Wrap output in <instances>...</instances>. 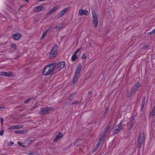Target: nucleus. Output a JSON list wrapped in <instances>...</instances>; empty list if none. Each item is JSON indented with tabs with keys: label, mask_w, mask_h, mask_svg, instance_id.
<instances>
[{
	"label": "nucleus",
	"mask_w": 155,
	"mask_h": 155,
	"mask_svg": "<svg viewBox=\"0 0 155 155\" xmlns=\"http://www.w3.org/2000/svg\"><path fill=\"white\" fill-rule=\"evenodd\" d=\"M56 65V63L50 64L47 65L43 70L42 74L45 76H48L52 74L55 71V68Z\"/></svg>",
	"instance_id": "f257e3e1"
},
{
	"label": "nucleus",
	"mask_w": 155,
	"mask_h": 155,
	"mask_svg": "<svg viewBox=\"0 0 155 155\" xmlns=\"http://www.w3.org/2000/svg\"><path fill=\"white\" fill-rule=\"evenodd\" d=\"M58 52V47L57 45H55L53 46L49 56L50 58L51 59H53L57 55Z\"/></svg>",
	"instance_id": "f03ea898"
},
{
	"label": "nucleus",
	"mask_w": 155,
	"mask_h": 155,
	"mask_svg": "<svg viewBox=\"0 0 155 155\" xmlns=\"http://www.w3.org/2000/svg\"><path fill=\"white\" fill-rule=\"evenodd\" d=\"M93 16V22L94 27L96 28L97 27L98 24V19L95 11L93 8L91 9Z\"/></svg>",
	"instance_id": "7ed1b4c3"
},
{
	"label": "nucleus",
	"mask_w": 155,
	"mask_h": 155,
	"mask_svg": "<svg viewBox=\"0 0 155 155\" xmlns=\"http://www.w3.org/2000/svg\"><path fill=\"white\" fill-rule=\"evenodd\" d=\"M40 113L42 114H46L51 113L53 109L52 107H45L41 108Z\"/></svg>",
	"instance_id": "20e7f679"
},
{
	"label": "nucleus",
	"mask_w": 155,
	"mask_h": 155,
	"mask_svg": "<svg viewBox=\"0 0 155 155\" xmlns=\"http://www.w3.org/2000/svg\"><path fill=\"white\" fill-rule=\"evenodd\" d=\"M56 63V65L54 68L55 69V71H60L61 69L63 68L65 65V63L64 61L60 62L58 64Z\"/></svg>",
	"instance_id": "39448f33"
},
{
	"label": "nucleus",
	"mask_w": 155,
	"mask_h": 155,
	"mask_svg": "<svg viewBox=\"0 0 155 155\" xmlns=\"http://www.w3.org/2000/svg\"><path fill=\"white\" fill-rule=\"evenodd\" d=\"M81 68L82 65L81 63H80L78 64V67H77L76 69L74 75H77L78 76H79V75L81 71Z\"/></svg>",
	"instance_id": "423d86ee"
},
{
	"label": "nucleus",
	"mask_w": 155,
	"mask_h": 155,
	"mask_svg": "<svg viewBox=\"0 0 155 155\" xmlns=\"http://www.w3.org/2000/svg\"><path fill=\"white\" fill-rule=\"evenodd\" d=\"M122 122H120V124L114 127L115 130L114 131V134H116L117 133L122 129Z\"/></svg>",
	"instance_id": "0eeeda50"
},
{
	"label": "nucleus",
	"mask_w": 155,
	"mask_h": 155,
	"mask_svg": "<svg viewBox=\"0 0 155 155\" xmlns=\"http://www.w3.org/2000/svg\"><path fill=\"white\" fill-rule=\"evenodd\" d=\"M44 7L43 5H40L34 8V11L35 12H37L41 11L44 10Z\"/></svg>",
	"instance_id": "6e6552de"
},
{
	"label": "nucleus",
	"mask_w": 155,
	"mask_h": 155,
	"mask_svg": "<svg viewBox=\"0 0 155 155\" xmlns=\"http://www.w3.org/2000/svg\"><path fill=\"white\" fill-rule=\"evenodd\" d=\"M63 137V134L61 132H59L58 134H56L55 136V137L54 139V141L55 142L58 140V139L61 138Z\"/></svg>",
	"instance_id": "1a4fd4ad"
},
{
	"label": "nucleus",
	"mask_w": 155,
	"mask_h": 155,
	"mask_svg": "<svg viewBox=\"0 0 155 155\" xmlns=\"http://www.w3.org/2000/svg\"><path fill=\"white\" fill-rule=\"evenodd\" d=\"M79 77V76L74 75L72 80V82L73 85H76L77 84L78 80Z\"/></svg>",
	"instance_id": "9d476101"
},
{
	"label": "nucleus",
	"mask_w": 155,
	"mask_h": 155,
	"mask_svg": "<svg viewBox=\"0 0 155 155\" xmlns=\"http://www.w3.org/2000/svg\"><path fill=\"white\" fill-rule=\"evenodd\" d=\"M79 14L81 15H87L88 14V12L87 10H83L82 9H81L79 10Z\"/></svg>",
	"instance_id": "9b49d317"
},
{
	"label": "nucleus",
	"mask_w": 155,
	"mask_h": 155,
	"mask_svg": "<svg viewBox=\"0 0 155 155\" xmlns=\"http://www.w3.org/2000/svg\"><path fill=\"white\" fill-rule=\"evenodd\" d=\"M106 127L105 128L104 131L101 135L100 138L99 140L100 141H101L103 139H104V137L107 135V129H106Z\"/></svg>",
	"instance_id": "f8f14e48"
},
{
	"label": "nucleus",
	"mask_w": 155,
	"mask_h": 155,
	"mask_svg": "<svg viewBox=\"0 0 155 155\" xmlns=\"http://www.w3.org/2000/svg\"><path fill=\"white\" fill-rule=\"evenodd\" d=\"M11 73H8L5 71L0 72V75L10 77L12 76Z\"/></svg>",
	"instance_id": "ddd939ff"
},
{
	"label": "nucleus",
	"mask_w": 155,
	"mask_h": 155,
	"mask_svg": "<svg viewBox=\"0 0 155 155\" xmlns=\"http://www.w3.org/2000/svg\"><path fill=\"white\" fill-rule=\"evenodd\" d=\"M145 141H143L142 139H138L137 140V146L139 148H140L141 147L142 145L144 143Z\"/></svg>",
	"instance_id": "4468645a"
},
{
	"label": "nucleus",
	"mask_w": 155,
	"mask_h": 155,
	"mask_svg": "<svg viewBox=\"0 0 155 155\" xmlns=\"http://www.w3.org/2000/svg\"><path fill=\"white\" fill-rule=\"evenodd\" d=\"M20 36L21 35L19 33H17L13 35L12 37L14 39L17 40L20 38Z\"/></svg>",
	"instance_id": "2eb2a0df"
},
{
	"label": "nucleus",
	"mask_w": 155,
	"mask_h": 155,
	"mask_svg": "<svg viewBox=\"0 0 155 155\" xmlns=\"http://www.w3.org/2000/svg\"><path fill=\"white\" fill-rule=\"evenodd\" d=\"M23 127V126H12L9 127V129H18Z\"/></svg>",
	"instance_id": "dca6fc26"
},
{
	"label": "nucleus",
	"mask_w": 155,
	"mask_h": 155,
	"mask_svg": "<svg viewBox=\"0 0 155 155\" xmlns=\"http://www.w3.org/2000/svg\"><path fill=\"white\" fill-rule=\"evenodd\" d=\"M69 10V8H67L61 11L60 13L62 15H63L65 13H66L67 12H68Z\"/></svg>",
	"instance_id": "f3484780"
},
{
	"label": "nucleus",
	"mask_w": 155,
	"mask_h": 155,
	"mask_svg": "<svg viewBox=\"0 0 155 155\" xmlns=\"http://www.w3.org/2000/svg\"><path fill=\"white\" fill-rule=\"evenodd\" d=\"M138 139H142L143 141H145V138H144V134L143 132L141 133L138 137Z\"/></svg>",
	"instance_id": "a211bd4d"
},
{
	"label": "nucleus",
	"mask_w": 155,
	"mask_h": 155,
	"mask_svg": "<svg viewBox=\"0 0 155 155\" xmlns=\"http://www.w3.org/2000/svg\"><path fill=\"white\" fill-rule=\"evenodd\" d=\"M49 30V29H47L43 33V34L41 36V39H44L45 37L46 36V34H47V33Z\"/></svg>",
	"instance_id": "6ab92c4d"
},
{
	"label": "nucleus",
	"mask_w": 155,
	"mask_h": 155,
	"mask_svg": "<svg viewBox=\"0 0 155 155\" xmlns=\"http://www.w3.org/2000/svg\"><path fill=\"white\" fill-rule=\"evenodd\" d=\"M58 9V8L56 7H54L51 9L50 10L49 12L48 13L49 14H51L53 12L55 11Z\"/></svg>",
	"instance_id": "aec40b11"
},
{
	"label": "nucleus",
	"mask_w": 155,
	"mask_h": 155,
	"mask_svg": "<svg viewBox=\"0 0 155 155\" xmlns=\"http://www.w3.org/2000/svg\"><path fill=\"white\" fill-rule=\"evenodd\" d=\"M154 116H155V108H153V111L150 113L149 117H153Z\"/></svg>",
	"instance_id": "412c9836"
},
{
	"label": "nucleus",
	"mask_w": 155,
	"mask_h": 155,
	"mask_svg": "<svg viewBox=\"0 0 155 155\" xmlns=\"http://www.w3.org/2000/svg\"><path fill=\"white\" fill-rule=\"evenodd\" d=\"M76 94L75 92H74L68 97V99L70 101H71L73 99V97H74Z\"/></svg>",
	"instance_id": "4be33fe9"
},
{
	"label": "nucleus",
	"mask_w": 155,
	"mask_h": 155,
	"mask_svg": "<svg viewBox=\"0 0 155 155\" xmlns=\"http://www.w3.org/2000/svg\"><path fill=\"white\" fill-rule=\"evenodd\" d=\"M78 58V56L77 55L73 54V55L71 57V60L72 61H74L76 60Z\"/></svg>",
	"instance_id": "5701e85b"
},
{
	"label": "nucleus",
	"mask_w": 155,
	"mask_h": 155,
	"mask_svg": "<svg viewBox=\"0 0 155 155\" xmlns=\"http://www.w3.org/2000/svg\"><path fill=\"white\" fill-rule=\"evenodd\" d=\"M138 89L137 88H136V87H134L131 89V91L130 92L131 94H134V93Z\"/></svg>",
	"instance_id": "b1692460"
},
{
	"label": "nucleus",
	"mask_w": 155,
	"mask_h": 155,
	"mask_svg": "<svg viewBox=\"0 0 155 155\" xmlns=\"http://www.w3.org/2000/svg\"><path fill=\"white\" fill-rule=\"evenodd\" d=\"M24 131L22 130H17L15 131V133L16 134H24Z\"/></svg>",
	"instance_id": "393cba45"
},
{
	"label": "nucleus",
	"mask_w": 155,
	"mask_h": 155,
	"mask_svg": "<svg viewBox=\"0 0 155 155\" xmlns=\"http://www.w3.org/2000/svg\"><path fill=\"white\" fill-rule=\"evenodd\" d=\"M11 47L14 50H15L16 49L17 45L15 44L12 43L11 44Z\"/></svg>",
	"instance_id": "a878e982"
},
{
	"label": "nucleus",
	"mask_w": 155,
	"mask_h": 155,
	"mask_svg": "<svg viewBox=\"0 0 155 155\" xmlns=\"http://www.w3.org/2000/svg\"><path fill=\"white\" fill-rule=\"evenodd\" d=\"M63 15L61 14L60 13H58L57 15L55 16V17L57 19H59Z\"/></svg>",
	"instance_id": "bb28decb"
},
{
	"label": "nucleus",
	"mask_w": 155,
	"mask_h": 155,
	"mask_svg": "<svg viewBox=\"0 0 155 155\" xmlns=\"http://www.w3.org/2000/svg\"><path fill=\"white\" fill-rule=\"evenodd\" d=\"M32 99V98H29L28 99H27L26 100H25L24 101V102L25 103H29L31 100Z\"/></svg>",
	"instance_id": "cd10ccee"
},
{
	"label": "nucleus",
	"mask_w": 155,
	"mask_h": 155,
	"mask_svg": "<svg viewBox=\"0 0 155 155\" xmlns=\"http://www.w3.org/2000/svg\"><path fill=\"white\" fill-rule=\"evenodd\" d=\"M99 146H100L99 145V143L97 144H96L95 147L94 148V150H93V152H94L95 151H96L97 150V149L99 147Z\"/></svg>",
	"instance_id": "c85d7f7f"
},
{
	"label": "nucleus",
	"mask_w": 155,
	"mask_h": 155,
	"mask_svg": "<svg viewBox=\"0 0 155 155\" xmlns=\"http://www.w3.org/2000/svg\"><path fill=\"white\" fill-rule=\"evenodd\" d=\"M140 84L139 83H137L135 84L134 87H135L136 88H137L138 89V88L140 87Z\"/></svg>",
	"instance_id": "c756f323"
},
{
	"label": "nucleus",
	"mask_w": 155,
	"mask_h": 155,
	"mask_svg": "<svg viewBox=\"0 0 155 155\" xmlns=\"http://www.w3.org/2000/svg\"><path fill=\"white\" fill-rule=\"evenodd\" d=\"M133 123L134 122H132V121H131L130 125V127H129V130H130L131 129V128L133 125Z\"/></svg>",
	"instance_id": "7c9ffc66"
},
{
	"label": "nucleus",
	"mask_w": 155,
	"mask_h": 155,
	"mask_svg": "<svg viewBox=\"0 0 155 155\" xmlns=\"http://www.w3.org/2000/svg\"><path fill=\"white\" fill-rule=\"evenodd\" d=\"M87 58V57L86 56L85 54L84 53L83 55L81 57V58L82 59H86Z\"/></svg>",
	"instance_id": "2f4dec72"
},
{
	"label": "nucleus",
	"mask_w": 155,
	"mask_h": 155,
	"mask_svg": "<svg viewBox=\"0 0 155 155\" xmlns=\"http://www.w3.org/2000/svg\"><path fill=\"white\" fill-rule=\"evenodd\" d=\"M17 143L20 146H21L23 148H25V147L24 145H23L20 142H18Z\"/></svg>",
	"instance_id": "473e14b6"
},
{
	"label": "nucleus",
	"mask_w": 155,
	"mask_h": 155,
	"mask_svg": "<svg viewBox=\"0 0 155 155\" xmlns=\"http://www.w3.org/2000/svg\"><path fill=\"white\" fill-rule=\"evenodd\" d=\"M149 48V46L148 45H145L143 47V49L145 50Z\"/></svg>",
	"instance_id": "72a5a7b5"
},
{
	"label": "nucleus",
	"mask_w": 155,
	"mask_h": 155,
	"mask_svg": "<svg viewBox=\"0 0 155 155\" xmlns=\"http://www.w3.org/2000/svg\"><path fill=\"white\" fill-rule=\"evenodd\" d=\"M145 104V98H144L142 103L141 105L144 106Z\"/></svg>",
	"instance_id": "f704fd0d"
},
{
	"label": "nucleus",
	"mask_w": 155,
	"mask_h": 155,
	"mask_svg": "<svg viewBox=\"0 0 155 155\" xmlns=\"http://www.w3.org/2000/svg\"><path fill=\"white\" fill-rule=\"evenodd\" d=\"M0 120L1 121V124H2V125H3V121H4V119L3 118L1 117L0 118Z\"/></svg>",
	"instance_id": "c9c22d12"
},
{
	"label": "nucleus",
	"mask_w": 155,
	"mask_h": 155,
	"mask_svg": "<svg viewBox=\"0 0 155 155\" xmlns=\"http://www.w3.org/2000/svg\"><path fill=\"white\" fill-rule=\"evenodd\" d=\"M79 103V102L78 101H74L73 102L72 104H78Z\"/></svg>",
	"instance_id": "e433bc0d"
},
{
	"label": "nucleus",
	"mask_w": 155,
	"mask_h": 155,
	"mask_svg": "<svg viewBox=\"0 0 155 155\" xmlns=\"http://www.w3.org/2000/svg\"><path fill=\"white\" fill-rule=\"evenodd\" d=\"M36 107V106L35 105H34L30 109L31 111H32L34 109H35Z\"/></svg>",
	"instance_id": "4c0bfd02"
},
{
	"label": "nucleus",
	"mask_w": 155,
	"mask_h": 155,
	"mask_svg": "<svg viewBox=\"0 0 155 155\" xmlns=\"http://www.w3.org/2000/svg\"><path fill=\"white\" fill-rule=\"evenodd\" d=\"M14 144V143L13 141H11L9 143L8 145L11 146V145H12Z\"/></svg>",
	"instance_id": "58836bf2"
},
{
	"label": "nucleus",
	"mask_w": 155,
	"mask_h": 155,
	"mask_svg": "<svg viewBox=\"0 0 155 155\" xmlns=\"http://www.w3.org/2000/svg\"><path fill=\"white\" fill-rule=\"evenodd\" d=\"M4 132V130H1L0 131V135L1 136H2Z\"/></svg>",
	"instance_id": "ea45409f"
},
{
	"label": "nucleus",
	"mask_w": 155,
	"mask_h": 155,
	"mask_svg": "<svg viewBox=\"0 0 155 155\" xmlns=\"http://www.w3.org/2000/svg\"><path fill=\"white\" fill-rule=\"evenodd\" d=\"M144 106L141 105V109H140V111H143Z\"/></svg>",
	"instance_id": "a19ab883"
},
{
	"label": "nucleus",
	"mask_w": 155,
	"mask_h": 155,
	"mask_svg": "<svg viewBox=\"0 0 155 155\" xmlns=\"http://www.w3.org/2000/svg\"><path fill=\"white\" fill-rule=\"evenodd\" d=\"M92 94V93L91 91H90L88 93V94L89 96H91V95Z\"/></svg>",
	"instance_id": "79ce46f5"
},
{
	"label": "nucleus",
	"mask_w": 155,
	"mask_h": 155,
	"mask_svg": "<svg viewBox=\"0 0 155 155\" xmlns=\"http://www.w3.org/2000/svg\"><path fill=\"white\" fill-rule=\"evenodd\" d=\"M82 49V48L81 47L80 48H79V49H78L76 51H77V52H78V53L79 51H80Z\"/></svg>",
	"instance_id": "37998d69"
},
{
	"label": "nucleus",
	"mask_w": 155,
	"mask_h": 155,
	"mask_svg": "<svg viewBox=\"0 0 155 155\" xmlns=\"http://www.w3.org/2000/svg\"><path fill=\"white\" fill-rule=\"evenodd\" d=\"M82 49V48L81 47L80 48H79V49H78L76 51H77V52H78V53L79 51H80Z\"/></svg>",
	"instance_id": "c03bdc74"
},
{
	"label": "nucleus",
	"mask_w": 155,
	"mask_h": 155,
	"mask_svg": "<svg viewBox=\"0 0 155 155\" xmlns=\"http://www.w3.org/2000/svg\"><path fill=\"white\" fill-rule=\"evenodd\" d=\"M5 108V107H0V110H3V109H4Z\"/></svg>",
	"instance_id": "a18cd8bd"
},
{
	"label": "nucleus",
	"mask_w": 155,
	"mask_h": 155,
	"mask_svg": "<svg viewBox=\"0 0 155 155\" xmlns=\"http://www.w3.org/2000/svg\"><path fill=\"white\" fill-rule=\"evenodd\" d=\"M27 141H28L27 142L28 143H30L32 141V140H28Z\"/></svg>",
	"instance_id": "49530a36"
},
{
	"label": "nucleus",
	"mask_w": 155,
	"mask_h": 155,
	"mask_svg": "<svg viewBox=\"0 0 155 155\" xmlns=\"http://www.w3.org/2000/svg\"><path fill=\"white\" fill-rule=\"evenodd\" d=\"M101 143V141H100V140H99L97 144L99 143V145L100 146V144Z\"/></svg>",
	"instance_id": "de8ad7c7"
},
{
	"label": "nucleus",
	"mask_w": 155,
	"mask_h": 155,
	"mask_svg": "<svg viewBox=\"0 0 155 155\" xmlns=\"http://www.w3.org/2000/svg\"><path fill=\"white\" fill-rule=\"evenodd\" d=\"M134 117H132V119L131 121H132V122H134Z\"/></svg>",
	"instance_id": "09e8293b"
},
{
	"label": "nucleus",
	"mask_w": 155,
	"mask_h": 155,
	"mask_svg": "<svg viewBox=\"0 0 155 155\" xmlns=\"http://www.w3.org/2000/svg\"><path fill=\"white\" fill-rule=\"evenodd\" d=\"M55 28H56V29H57L59 30V29H60V27H59V26H56Z\"/></svg>",
	"instance_id": "8fccbe9b"
},
{
	"label": "nucleus",
	"mask_w": 155,
	"mask_h": 155,
	"mask_svg": "<svg viewBox=\"0 0 155 155\" xmlns=\"http://www.w3.org/2000/svg\"><path fill=\"white\" fill-rule=\"evenodd\" d=\"M148 34H153L152 31L148 33Z\"/></svg>",
	"instance_id": "3c124183"
},
{
	"label": "nucleus",
	"mask_w": 155,
	"mask_h": 155,
	"mask_svg": "<svg viewBox=\"0 0 155 155\" xmlns=\"http://www.w3.org/2000/svg\"><path fill=\"white\" fill-rule=\"evenodd\" d=\"M152 31L153 33V34H154L155 33V29H153V30H152Z\"/></svg>",
	"instance_id": "603ef678"
},
{
	"label": "nucleus",
	"mask_w": 155,
	"mask_h": 155,
	"mask_svg": "<svg viewBox=\"0 0 155 155\" xmlns=\"http://www.w3.org/2000/svg\"><path fill=\"white\" fill-rule=\"evenodd\" d=\"M78 52H77V51H76V52H75L73 54H74V55H76V54L78 53Z\"/></svg>",
	"instance_id": "864d4df0"
},
{
	"label": "nucleus",
	"mask_w": 155,
	"mask_h": 155,
	"mask_svg": "<svg viewBox=\"0 0 155 155\" xmlns=\"http://www.w3.org/2000/svg\"><path fill=\"white\" fill-rule=\"evenodd\" d=\"M25 1H26V2H28V0H24Z\"/></svg>",
	"instance_id": "5fc2aeb1"
},
{
	"label": "nucleus",
	"mask_w": 155,
	"mask_h": 155,
	"mask_svg": "<svg viewBox=\"0 0 155 155\" xmlns=\"http://www.w3.org/2000/svg\"><path fill=\"white\" fill-rule=\"evenodd\" d=\"M107 110V108H106H106H105V110Z\"/></svg>",
	"instance_id": "6e6d98bb"
}]
</instances>
